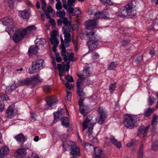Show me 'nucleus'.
<instances>
[{"mask_svg":"<svg viewBox=\"0 0 158 158\" xmlns=\"http://www.w3.org/2000/svg\"><path fill=\"white\" fill-rule=\"evenodd\" d=\"M60 41L61 44L60 46V48L61 50V54L62 56H64V62H67L66 64H65L63 62L61 64H58L57 67L59 72V75L60 77V79L64 83V81L62 79L61 77L65 74V71L67 72L69 71V61H74L73 59L74 54L73 52L70 54L67 51H66L65 47H66L65 44H64V42L63 38L62 36H60Z\"/></svg>","mask_w":158,"mask_h":158,"instance_id":"obj_1","label":"nucleus"},{"mask_svg":"<svg viewBox=\"0 0 158 158\" xmlns=\"http://www.w3.org/2000/svg\"><path fill=\"white\" fill-rule=\"evenodd\" d=\"M97 122V117L94 115H91L88 116L82 124L83 131L87 129L85 135L86 139H89L91 137L93 133L94 126Z\"/></svg>","mask_w":158,"mask_h":158,"instance_id":"obj_2","label":"nucleus"},{"mask_svg":"<svg viewBox=\"0 0 158 158\" xmlns=\"http://www.w3.org/2000/svg\"><path fill=\"white\" fill-rule=\"evenodd\" d=\"M139 5V2L135 1H133L128 3L125 7L119 9L118 12V15L122 18H124L127 15H135L136 14V10L133 9V8Z\"/></svg>","mask_w":158,"mask_h":158,"instance_id":"obj_3","label":"nucleus"},{"mask_svg":"<svg viewBox=\"0 0 158 158\" xmlns=\"http://www.w3.org/2000/svg\"><path fill=\"white\" fill-rule=\"evenodd\" d=\"M40 81V78L39 76L37 74L33 76L30 79H25L18 81L16 84H13L11 86L10 89L12 91L18 86L25 85L29 86L30 87L32 88L34 87L36 83Z\"/></svg>","mask_w":158,"mask_h":158,"instance_id":"obj_4","label":"nucleus"},{"mask_svg":"<svg viewBox=\"0 0 158 158\" xmlns=\"http://www.w3.org/2000/svg\"><path fill=\"white\" fill-rule=\"evenodd\" d=\"M36 30L34 25L28 26L25 29L20 28L17 30L14 33L13 40L16 43L20 41L25 35Z\"/></svg>","mask_w":158,"mask_h":158,"instance_id":"obj_5","label":"nucleus"},{"mask_svg":"<svg viewBox=\"0 0 158 158\" xmlns=\"http://www.w3.org/2000/svg\"><path fill=\"white\" fill-rule=\"evenodd\" d=\"M123 123L127 128L132 129L137 125V120L134 116L127 114L124 118Z\"/></svg>","mask_w":158,"mask_h":158,"instance_id":"obj_6","label":"nucleus"},{"mask_svg":"<svg viewBox=\"0 0 158 158\" xmlns=\"http://www.w3.org/2000/svg\"><path fill=\"white\" fill-rule=\"evenodd\" d=\"M2 21L3 25L10 27L6 28V31L11 36L14 31L12 29L14 27L13 19L10 17H7L2 19Z\"/></svg>","mask_w":158,"mask_h":158,"instance_id":"obj_7","label":"nucleus"},{"mask_svg":"<svg viewBox=\"0 0 158 158\" xmlns=\"http://www.w3.org/2000/svg\"><path fill=\"white\" fill-rule=\"evenodd\" d=\"M69 26H64L62 28V31L64 35V37L65 38L64 42V44L66 47H68L69 45V43L71 41L70 38L71 35L70 34L71 30L69 28Z\"/></svg>","mask_w":158,"mask_h":158,"instance_id":"obj_8","label":"nucleus"},{"mask_svg":"<svg viewBox=\"0 0 158 158\" xmlns=\"http://www.w3.org/2000/svg\"><path fill=\"white\" fill-rule=\"evenodd\" d=\"M45 66L44 60L42 59L36 60L32 62L31 69L32 71V73L38 71L40 70L43 69Z\"/></svg>","mask_w":158,"mask_h":158,"instance_id":"obj_9","label":"nucleus"},{"mask_svg":"<svg viewBox=\"0 0 158 158\" xmlns=\"http://www.w3.org/2000/svg\"><path fill=\"white\" fill-rule=\"evenodd\" d=\"M77 75L79 78L77 80V92L78 95L81 96L84 95L82 89L84 78L81 74L78 73Z\"/></svg>","mask_w":158,"mask_h":158,"instance_id":"obj_10","label":"nucleus"},{"mask_svg":"<svg viewBox=\"0 0 158 158\" xmlns=\"http://www.w3.org/2000/svg\"><path fill=\"white\" fill-rule=\"evenodd\" d=\"M51 38L50 41L52 44L53 45L52 48L53 52H55L56 51V48L59 43V41L56 38L57 31L55 30H53L51 33Z\"/></svg>","mask_w":158,"mask_h":158,"instance_id":"obj_11","label":"nucleus"},{"mask_svg":"<svg viewBox=\"0 0 158 158\" xmlns=\"http://www.w3.org/2000/svg\"><path fill=\"white\" fill-rule=\"evenodd\" d=\"M97 21L94 19H89L85 22L84 24L87 29H93L97 27Z\"/></svg>","mask_w":158,"mask_h":158,"instance_id":"obj_12","label":"nucleus"},{"mask_svg":"<svg viewBox=\"0 0 158 158\" xmlns=\"http://www.w3.org/2000/svg\"><path fill=\"white\" fill-rule=\"evenodd\" d=\"M83 100L80 98L79 102V108L80 112L84 116H85L88 112V107L87 105H83L82 103Z\"/></svg>","mask_w":158,"mask_h":158,"instance_id":"obj_13","label":"nucleus"},{"mask_svg":"<svg viewBox=\"0 0 158 158\" xmlns=\"http://www.w3.org/2000/svg\"><path fill=\"white\" fill-rule=\"evenodd\" d=\"M98 41V39H95V40L90 39V40L87 43L89 51H93L95 50L97 47V42Z\"/></svg>","mask_w":158,"mask_h":158,"instance_id":"obj_14","label":"nucleus"},{"mask_svg":"<svg viewBox=\"0 0 158 158\" xmlns=\"http://www.w3.org/2000/svg\"><path fill=\"white\" fill-rule=\"evenodd\" d=\"M71 154L73 156L72 158H77L80 155V149L78 147H77L74 143L73 146L71 148Z\"/></svg>","mask_w":158,"mask_h":158,"instance_id":"obj_15","label":"nucleus"},{"mask_svg":"<svg viewBox=\"0 0 158 158\" xmlns=\"http://www.w3.org/2000/svg\"><path fill=\"white\" fill-rule=\"evenodd\" d=\"M37 43H36L35 46L39 49H43L45 48L46 44V41L44 38H41L40 39H36Z\"/></svg>","mask_w":158,"mask_h":158,"instance_id":"obj_16","label":"nucleus"},{"mask_svg":"<svg viewBox=\"0 0 158 158\" xmlns=\"http://www.w3.org/2000/svg\"><path fill=\"white\" fill-rule=\"evenodd\" d=\"M149 127L150 125L146 127H140L138 131V136L140 137L143 136V137L146 136L147 135V133L148 132Z\"/></svg>","mask_w":158,"mask_h":158,"instance_id":"obj_17","label":"nucleus"},{"mask_svg":"<svg viewBox=\"0 0 158 158\" xmlns=\"http://www.w3.org/2000/svg\"><path fill=\"white\" fill-rule=\"evenodd\" d=\"M27 152L25 148H21L18 150L15 153L16 157L18 158H22L26 156Z\"/></svg>","mask_w":158,"mask_h":158,"instance_id":"obj_18","label":"nucleus"},{"mask_svg":"<svg viewBox=\"0 0 158 158\" xmlns=\"http://www.w3.org/2000/svg\"><path fill=\"white\" fill-rule=\"evenodd\" d=\"M47 104L50 106L54 105L57 102V100L55 96L52 97H47L45 99Z\"/></svg>","mask_w":158,"mask_h":158,"instance_id":"obj_19","label":"nucleus"},{"mask_svg":"<svg viewBox=\"0 0 158 158\" xmlns=\"http://www.w3.org/2000/svg\"><path fill=\"white\" fill-rule=\"evenodd\" d=\"M108 13L104 11L97 12L94 14V18L96 19L105 18L107 17Z\"/></svg>","mask_w":158,"mask_h":158,"instance_id":"obj_20","label":"nucleus"},{"mask_svg":"<svg viewBox=\"0 0 158 158\" xmlns=\"http://www.w3.org/2000/svg\"><path fill=\"white\" fill-rule=\"evenodd\" d=\"M93 67L91 65L86 66L83 69V77L84 76H87L91 74L93 71Z\"/></svg>","mask_w":158,"mask_h":158,"instance_id":"obj_21","label":"nucleus"},{"mask_svg":"<svg viewBox=\"0 0 158 158\" xmlns=\"http://www.w3.org/2000/svg\"><path fill=\"white\" fill-rule=\"evenodd\" d=\"M75 143L70 141H66L63 142L62 146L64 149L65 150L70 149L74 145Z\"/></svg>","mask_w":158,"mask_h":158,"instance_id":"obj_22","label":"nucleus"},{"mask_svg":"<svg viewBox=\"0 0 158 158\" xmlns=\"http://www.w3.org/2000/svg\"><path fill=\"white\" fill-rule=\"evenodd\" d=\"M14 115L13 105L10 106L7 108L6 113V117L8 118H11Z\"/></svg>","mask_w":158,"mask_h":158,"instance_id":"obj_23","label":"nucleus"},{"mask_svg":"<svg viewBox=\"0 0 158 158\" xmlns=\"http://www.w3.org/2000/svg\"><path fill=\"white\" fill-rule=\"evenodd\" d=\"M19 13V16L23 19L28 20L30 18V13L27 10L20 11Z\"/></svg>","mask_w":158,"mask_h":158,"instance_id":"obj_24","label":"nucleus"},{"mask_svg":"<svg viewBox=\"0 0 158 158\" xmlns=\"http://www.w3.org/2000/svg\"><path fill=\"white\" fill-rule=\"evenodd\" d=\"M9 153V149L7 146H4L0 148V155L1 157L7 155Z\"/></svg>","mask_w":158,"mask_h":158,"instance_id":"obj_25","label":"nucleus"},{"mask_svg":"<svg viewBox=\"0 0 158 158\" xmlns=\"http://www.w3.org/2000/svg\"><path fill=\"white\" fill-rule=\"evenodd\" d=\"M14 138L18 141L23 142L27 140V136L22 133H20L15 136Z\"/></svg>","mask_w":158,"mask_h":158,"instance_id":"obj_26","label":"nucleus"},{"mask_svg":"<svg viewBox=\"0 0 158 158\" xmlns=\"http://www.w3.org/2000/svg\"><path fill=\"white\" fill-rule=\"evenodd\" d=\"M110 141L111 143L114 145L118 148H120L121 147V143L118 141L113 136H111L110 138Z\"/></svg>","mask_w":158,"mask_h":158,"instance_id":"obj_27","label":"nucleus"},{"mask_svg":"<svg viewBox=\"0 0 158 158\" xmlns=\"http://www.w3.org/2000/svg\"><path fill=\"white\" fill-rule=\"evenodd\" d=\"M38 49L35 46H31L28 51L29 55L31 56L32 55L36 54L38 53Z\"/></svg>","mask_w":158,"mask_h":158,"instance_id":"obj_28","label":"nucleus"},{"mask_svg":"<svg viewBox=\"0 0 158 158\" xmlns=\"http://www.w3.org/2000/svg\"><path fill=\"white\" fill-rule=\"evenodd\" d=\"M86 36L89 38V40H90V39L95 40V39L97 38L98 39V41L99 39L98 36L97 35H95V32L93 31L87 33L86 34Z\"/></svg>","mask_w":158,"mask_h":158,"instance_id":"obj_29","label":"nucleus"},{"mask_svg":"<svg viewBox=\"0 0 158 158\" xmlns=\"http://www.w3.org/2000/svg\"><path fill=\"white\" fill-rule=\"evenodd\" d=\"M158 120V116L156 115L153 116V119L152 122V129L153 131L155 130V126L157 124V122Z\"/></svg>","mask_w":158,"mask_h":158,"instance_id":"obj_30","label":"nucleus"},{"mask_svg":"<svg viewBox=\"0 0 158 158\" xmlns=\"http://www.w3.org/2000/svg\"><path fill=\"white\" fill-rule=\"evenodd\" d=\"M56 15L57 17H59L61 19H63L65 17L66 13L64 10H59L56 12Z\"/></svg>","mask_w":158,"mask_h":158,"instance_id":"obj_31","label":"nucleus"},{"mask_svg":"<svg viewBox=\"0 0 158 158\" xmlns=\"http://www.w3.org/2000/svg\"><path fill=\"white\" fill-rule=\"evenodd\" d=\"M62 124L64 126L68 127L69 126V119L68 118L65 117L61 119Z\"/></svg>","mask_w":158,"mask_h":158,"instance_id":"obj_32","label":"nucleus"},{"mask_svg":"<svg viewBox=\"0 0 158 158\" xmlns=\"http://www.w3.org/2000/svg\"><path fill=\"white\" fill-rule=\"evenodd\" d=\"M106 118V115L104 113L100 115V116L98 119L97 123L99 124H102Z\"/></svg>","mask_w":158,"mask_h":158,"instance_id":"obj_33","label":"nucleus"},{"mask_svg":"<svg viewBox=\"0 0 158 158\" xmlns=\"http://www.w3.org/2000/svg\"><path fill=\"white\" fill-rule=\"evenodd\" d=\"M154 109H152L151 108H148L146 110L144 113V115L145 117H148L154 111Z\"/></svg>","mask_w":158,"mask_h":158,"instance_id":"obj_34","label":"nucleus"},{"mask_svg":"<svg viewBox=\"0 0 158 158\" xmlns=\"http://www.w3.org/2000/svg\"><path fill=\"white\" fill-rule=\"evenodd\" d=\"M96 156H101L103 154L102 150L99 148H96L94 149Z\"/></svg>","mask_w":158,"mask_h":158,"instance_id":"obj_35","label":"nucleus"},{"mask_svg":"<svg viewBox=\"0 0 158 158\" xmlns=\"http://www.w3.org/2000/svg\"><path fill=\"white\" fill-rule=\"evenodd\" d=\"M118 64L117 62H112L108 66V70H113L115 69Z\"/></svg>","mask_w":158,"mask_h":158,"instance_id":"obj_36","label":"nucleus"},{"mask_svg":"<svg viewBox=\"0 0 158 158\" xmlns=\"http://www.w3.org/2000/svg\"><path fill=\"white\" fill-rule=\"evenodd\" d=\"M85 149L89 151L93 150L94 148V147L93 145L88 143H85Z\"/></svg>","mask_w":158,"mask_h":158,"instance_id":"obj_37","label":"nucleus"},{"mask_svg":"<svg viewBox=\"0 0 158 158\" xmlns=\"http://www.w3.org/2000/svg\"><path fill=\"white\" fill-rule=\"evenodd\" d=\"M21 0H8V2L10 7L13 9L15 2H20Z\"/></svg>","mask_w":158,"mask_h":158,"instance_id":"obj_38","label":"nucleus"},{"mask_svg":"<svg viewBox=\"0 0 158 158\" xmlns=\"http://www.w3.org/2000/svg\"><path fill=\"white\" fill-rule=\"evenodd\" d=\"M143 144H142L139 148V150L138 153V158H143Z\"/></svg>","mask_w":158,"mask_h":158,"instance_id":"obj_39","label":"nucleus"},{"mask_svg":"<svg viewBox=\"0 0 158 158\" xmlns=\"http://www.w3.org/2000/svg\"><path fill=\"white\" fill-rule=\"evenodd\" d=\"M57 1V3L56 5V9L58 10H60L62 8V6L61 2L60 0H56Z\"/></svg>","mask_w":158,"mask_h":158,"instance_id":"obj_40","label":"nucleus"},{"mask_svg":"<svg viewBox=\"0 0 158 158\" xmlns=\"http://www.w3.org/2000/svg\"><path fill=\"white\" fill-rule=\"evenodd\" d=\"M29 158H43L41 156H39L37 155L35 153L31 152L28 155Z\"/></svg>","mask_w":158,"mask_h":158,"instance_id":"obj_41","label":"nucleus"},{"mask_svg":"<svg viewBox=\"0 0 158 158\" xmlns=\"http://www.w3.org/2000/svg\"><path fill=\"white\" fill-rule=\"evenodd\" d=\"M63 19V23L65 25L64 26H69L70 27L71 25V24L68 21V18L65 17Z\"/></svg>","mask_w":158,"mask_h":158,"instance_id":"obj_42","label":"nucleus"},{"mask_svg":"<svg viewBox=\"0 0 158 158\" xmlns=\"http://www.w3.org/2000/svg\"><path fill=\"white\" fill-rule=\"evenodd\" d=\"M156 99L154 97H149L148 98V104L149 106L151 105L154 103Z\"/></svg>","mask_w":158,"mask_h":158,"instance_id":"obj_43","label":"nucleus"},{"mask_svg":"<svg viewBox=\"0 0 158 158\" xmlns=\"http://www.w3.org/2000/svg\"><path fill=\"white\" fill-rule=\"evenodd\" d=\"M75 0H68L67 4V6L71 7L74 6L73 4L75 2Z\"/></svg>","mask_w":158,"mask_h":158,"instance_id":"obj_44","label":"nucleus"},{"mask_svg":"<svg viewBox=\"0 0 158 158\" xmlns=\"http://www.w3.org/2000/svg\"><path fill=\"white\" fill-rule=\"evenodd\" d=\"M100 1L102 3L105 5L108 4L110 5L112 4V2L110 0H100Z\"/></svg>","mask_w":158,"mask_h":158,"instance_id":"obj_45","label":"nucleus"},{"mask_svg":"<svg viewBox=\"0 0 158 158\" xmlns=\"http://www.w3.org/2000/svg\"><path fill=\"white\" fill-rule=\"evenodd\" d=\"M43 89L45 93H48L51 91V88L50 86L44 85L43 87Z\"/></svg>","mask_w":158,"mask_h":158,"instance_id":"obj_46","label":"nucleus"},{"mask_svg":"<svg viewBox=\"0 0 158 158\" xmlns=\"http://www.w3.org/2000/svg\"><path fill=\"white\" fill-rule=\"evenodd\" d=\"M65 79L69 82H73L74 81L73 77L69 75H68L65 76Z\"/></svg>","mask_w":158,"mask_h":158,"instance_id":"obj_47","label":"nucleus"},{"mask_svg":"<svg viewBox=\"0 0 158 158\" xmlns=\"http://www.w3.org/2000/svg\"><path fill=\"white\" fill-rule=\"evenodd\" d=\"M143 59V57L142 56H139L137 58L135 61V62L137 64H138Z\"/></svg>","mask_w":158,"mask_h":158,"instance_id":"obj_48","label":"nucleus"},{"mask_svg":"<svg viewBox=\"0 0 158 158\" xmlns=\"http://www.w3.org/2000/svg\"><path fill=\"white\" fill-rule=\"evenodd\" d=\"M115 85H116L115 83H113L111 84L110 85L109 87V89L110 90L111 93H112L113 91L115 90Z\"/></svg>","mask_w":158,"mask_h":158,"instance_id":"obj_49","label":"nucleus"},{"mask_svg":"<svg viewBox=\"0 0 158 158\" xmlns=\"http://www.w3.org/2000/svg\"><path fill=\"white\" fill-rule=\"evenodd\" d=\"M58 113L57 112H54L53 113L54 114V120L53 121V123H55L57 122V119L59 118L60 117V115H58L57 114Z\"/></svg>","mask_w":158,"mask_h":158,"instance_id":"obj_50","label":"nucleus"},{"mask_svg":"<svg viewBox=\"0 0 158 158\" xmlns=\"http://www.w3.org/2000/svg\"><path fill=\"white\" fill-rule=\"evenodd\" d=\"M4 109V105L2 101H0V113L2 112Z\"/></svg>","mask_w":158,"mask_h":158,"instance_id":"obj_51","label":"nucleus"},{"mask_svg":"<svg viewBox=\"0 0 158 158\" xmlns=\"http://www.w3.org/2000/svg\"><path fill=\"white\" fill-rule=\"evenodd\" d=\"M72 93L70 91H67V100L70 101L71 100Z\"/></svg>","mask_w":158,"mask_h":158,"instance_id":"obj_52","label":"nucleus"},{"mask_svg":"<svg viewBox=\"0 0 158 158\" xmlns=\"http://www.w3.org/2000/svg\"><path fill=\"white\" fill-rule=\"evenodd\" d=\"M46 6L47 4L46 2L44 0H42V7L44 11H46Z\"/></svg>","mask_w":158,"mask_h":158,"instance_id":"obj_53","label":"nucleus"},{"mask_svg":"<svg viewBox=\"0 0 158 158\" xmlns=\"http://www.w3.org/2000/svg\"><path fill=\"white\" fill-rule=\"evenodd\" d=\"M152 149L154 150L158 149V144L154 142L153 143L152 146Z\"/></svg>","mask_w":158,"mask_h":158,"instance_id":"obj_54","label":"nucleus"},{"mask_svg":"<svg viewBox=\"0 0 158 158\" xmlns=\"http://www.w3.org/2000/svg\"><path fill=\"white\" fill-rule=\"evenodd\" d=\"M56 60L57 62H60L61 60L62 59L59 54H56Z\"/></svg>","mask_w":158,"mask_h":158,"instance_id":"obj_55","label":"nucleus"},{"mask_svg":"<svg viewBox=\"0 0 158 158\" xmlns=\"http://www.w3.org/2000/svg\"><path fill=\"white\" fill-rule=\"evenodd\" d=\"M93 58L94 59H97L99 57L98 54L96 52H93L92 53Z\"/></svg>","mask_w":158,"mask_h":158,"instance_id":"obj_56","label":"nucleus"},{"mask_svg":"<svg viewBox=\"0 0 158 158\" xmlns=\"http://www.w3.org/2000/svg\"><path fill=\"white\" fill-rule=\"evenodd\" d=\"M135 141L133 140H131V142L128 143L126 145L128 147H131L133 145H135Z\"/></svg>","mask_w":158,"mask_h":158,"instance_id":"obj_57","label":"nucleus"},{"mask_svg":"<svg viewBox=\"0 0 158 158\" xmlns=\"http://www.w3.org/2000/svg\"><path fill=\"white\" fill-rule=\"evenodd\" d=\"M75 14H74V13H73V14H72V15H80L81 13V11L78 9H77L76 10H75Z\"/></svg>","mask_w":158,"mask_h":158,"instance_id":"obj_58","label":"nucleus"},{"mask_svg":"<svg viewBox=\"0 0 158 158\" xmlns=\"http://www.w3.org/2000/svg\"><path fill=\"white\" fill-rule=\"evenodd\" d=\"M130 42L129 40H124L122 42V44L123 46H126L129 44Z\"/></svg>","mask_w":158,"mask_h":158,"instance_id":"obj_59","label":"nucleus"},{"mask_svg":"<svg viewBox=\"0 0 158 158\" xmlns=\"http://www.w3.org/2000/svg\"><path fill=\"white\" fill-rule=\"evenodd\" d=\"M1 98L3 100H7L8 99V97L6 95L2 94L0 95Z\"/></svg>","mask_w":158,"mask_h":158,"instance_id":"obj_60","label":"nucleus"},{"mask_svg":"<svg viewBox=\"0 0 158 158\" xmlns=\"http://www.w3.org/2000/svg\"><path fill=\"white\" fill-rule=\"evenodd\" d=\"M63 7L65 9H67V1L66 0H62Z\"/></svg>","mask_w":158,"mask_h":158,"instance_id":"obj_61","label":"nucleus"},{"mask_svg":"<svg viewBox=\"0 0 158 158\" xmlns=\"http://www.w3.org/2000/svg\"><path fill=\"white\" fill-rule=\"evenodd\" d=\"M65 85L66 87L69 89V90H71L72 89V88H73V86L72 84H69L68 82H66L65 83Z\"/></svg>","mask_w":158,"mask_h":158,"instance_id":"obj_62","label":"nucleus"},{"mask_svg":"<svg viewBox=\"0 0 158 158\" xmlns=\"http://www.w3.org/2000/svg\"><path fill=\"white\" fill-rule=\"evenodd\" d=\"M37 115L31 112V117L33 119H35L37 117Z\"/></svg>","mask_w":158,"mask_h":158,"instance_id":"obj_63","label":"nucleus"},{"mask_svg":"<svg viewBox=\"0 0 158 158\" xmlns=\"http://www.w3.org/2000/svg\"><path fill=\"white\" fill-rule=\"evenodd\" d=\"M58 113L57 114L59 115H60V117L61 116L62 114H64V111L63 109H61L60 110L58 111L57 112Z\"/></svg>","mask_w":158,"mask_h":158,"instance_id":"obj_64","label":"nucleus"}]
</instances>
